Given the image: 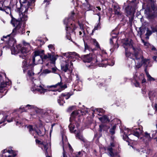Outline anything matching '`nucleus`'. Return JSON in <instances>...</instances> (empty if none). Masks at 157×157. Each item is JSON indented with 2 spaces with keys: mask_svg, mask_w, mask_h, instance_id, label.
<instances>
[{
  "mask_svg": "<svg viewBox=\"0 0 157 157\" xmlns=\"http://www.w3.org/2000/svg\"><path fill=\"white\" fill-rule=\"evenodd\" d=\"M95 56L92 53H90L89 54L82 56L80 57L81 59L84 62L89 63L92 62V63H97V64L99 65V67H105L106 66V64H107L110 66H112L114 64V62H112V64H110V60L108 61L105 59L104 60L102 58L101 55H98L96 59L94 58Z\"/></svg>",
  "mask_w": 157,
  "mask_h": 157,
  "instance_id": "1",
  "label": "nucleus"
},
{
  "mask_svg": "<svg viewBox=\"0 0 157 157\" xmlns=\"http://www.w3.org/2000/svg\"><path fill=\"white\" fill-rule=\"evenodd\" d=\"M132 41L130 39H125L123 43V46L125 48V54L126 56L129 58L130 59L129 61H133V59H136V57L135 56V53L136 55H139V50L137 48H135L132 45ZM133 63L132 62L131 65H129V67L132 66L134 67Z\"/></svg>",
  "mask_w": 157,
  "mask_h": 157,
  "instance_id": "2",
  "label": "nucleus"
},
{
  "mask_svg": "<svg viewBox=\"0 0 157 157\" xmlns=\"http://www.w3.org/2000/svg\"><path fill=\"white\" fill-rule=\"evenodd\" d=\"M44 52V51L43 50L41 51L38 50L34 52V56L33 57V63L35 65L42 63L44 60L46 59L50 60L53 63H55L58 56L57 55L55 56L48 53L44 54L43 56L41 54H43Z\"/></svg>",
  "mask_w": 157,
  "mask_h": 157,
  "instance_id": "3",
  "label": "nucleus"
},
{
  "mask_svg": "<svg viewBox=\"0 0 157 157\" xmlns=\"http://www.w3.org/2000/svg\"><path fill=\"white\" fill-rule=\"evenodd\" d=\"M121 132L123 136V140L127 142H129V140L136 141L137 138L142 133V131L140 128H132L131 129L125 128L124 130H121Z\"/></svg>",
  "mask_w": 157,
  "mask_h": 157,
  "instance_id": "4",
  "label": "nucleus"
},
{
  "mask_svg": "<svg viewBox=\"0 0 157 157\" xmlns=\"http://www.w3.org/2000/svg\"><path fill=\"white\" fill-rule=\"evenodd\" d=\"M11 23L13 26L15 27V28L13 29L11 35L15 36L17 33H19L21 34L25 33L24 27L23 26H21V23L20 21L12 18Z\"/></svg>",
  "mask_w": 157,
  "mask_h": 157,
  "instance_id": "5",
  "label": "nucleus"
},
{
  "mask_svg": "<svg viewBox=\"0 0 157 157\" xmlns=\"http://www.w3.org/2000/svg\"><path fill=\"white\" fill-rule=\"evenodd\" d=\"M82 114V112L81 111H75L73 112L71 114V117L70 119V121L71 122L69 125L68 127L70 131L71 132H75L76 130H74L75 125H73V122L77 121V119L78 121H80L79 117L81 115H83Z\"/></svg>",
  "mask_w": 157,
  "mask_h": 157,
  "instance_id": "6",
  "label": "nucleus"
},
{
  "mask_svg": "<svg viewBox=\"0 0 157 157\" xmlns=\"http://www.w3.org/2000/svg\"><path fill=\"white\" fill-rule=\"evenodd\" d=\"M156 10L154 0H148L144 13L147 17H151L154 16Z\"/></svg>",
  "mask_w": 157,
  "mask_h": 157,
  "instance_id": "7",
  "label": "nucleus"
},
{
  "mask_svg": "<svg viewBox=\"0 0 157 157\" xmlns=\"http://www.w3.org/2000/svg\"><path fill=\"white\" fill-rule=\"evenodd\" d=\"M135 56L136 59H133L132 61L133 63V65H135L136 67L139 68H140L142 65H144V66L147 67L148 64L149 63V60L148 59H144L143 56L140 55H137L135 53Z\"/></svg>",
  "mask_w": 157,
  "mask_h": 157,
  "instance_id": "8",
  "label": "nucleus"
},
{
  "mask_svg": "<svg viewBox=\"0 0 157 157\" xmlns=\"http://www.w3.org/2000/svg\"><path fill=\"white\" fill-rule=\"evenodd\" d=\"M27 0H20V6L17 8L16 10L19 13H26L30 5V2H27ZM30 2L34 3L35 0H30Z\"/></svg>",
  "mask_w": 157,
  "mask_h": 157,
  "instance_id": "9",
  "label": "nucleus"
},
{
  "mask_svg": "<svg viewBox=\"0 0 157 157\" xmlns=\"http://www.w3.org/2000/svg\"><path fill=\"white\" fill-rule=\"evenodd\" d=\"M40 82L38 80L35 79L34 81H33L31 90L33 92L36 93V92H38L41 94H44L48 91V90L44 88L41 85L39 84V83Z\"/></svg>",
  "mask_w": 157,
  "mask_h": 157,
  "instance_id": "10",
  "label": "nucleus"
},
{
  "mask_svg": "<svg viewBox=\"0 0 157 157\" xmlns=\"http://www.w3.org/2000/svg\"><path fill=\"white\" fill-rule=\"evenodd\" d=\"M114 147L113 143H111L110 145L109 146L106 148V150L108 153V154L110 157H114L115 156L117 155V153L115 152V150L113 148Z\"/></svg>",
  "mask_w": 157,
  "mask_h": 157,
  "instance_id": "11",
  "label": "nucleus"
},
{
  "mask_svg": "<svg viewBox=\"0 0 157 157\" xmlns=\"http://www.w3.org/2000/svg\"><path fill=\"white\" fill-rule=\"evenodd\" d=\"M27 128L30 133H32V132L34 131L40 136H43L45 134V132L43 131V129L45 130V128H41L40 129L38 130H36L33 128L32 126L31 125L28 126Z\"/></svg>",
  "mask_w": 157,
  "mask_h": 157,
  "instance_id": "12",
  "label": "nucleus"
},
{
  "mask_svg": "<svg viewBox=\"0 0 157 157\" xmlns=\"http://www.w3.org/2000/svg\"><path fill=\"white\" fill-rule=\"evenodd\" d=\"M146 33L145 35L146 36V38L148 39L149 38V36L151 35L153 33L157 32V27H155L152 25H151L150 27L147 28L146 29Z\"/></svg>",
  "mask_w": 157,
  "mask_h": 157,
  "instance_id": "13",
  "label": "nucleus"
},
{
  "mask_svg": "<svg viewBox=\"0 0 157 157\" xmlns=\"http://www.w3.org/2000/svg\"><path fill=\"white\" fill-rule=\"evenodd\" d=\"M2 155L1 157H14L16 153H13V151L12 150L5 149L2 151Z\"/></svg>",
  "mask_w": 157,
  "mask_h": 157,
  "instance_id": "14",
  "label": "nucleus"
},
{
  "mask_svg": "<svg viewBox=\"0 0 157 157\" xmlns=\"http://www.w3.org/2000/svg\"><path fill=\"white\" fill-rule=\"evenodd\" d=\"M36 143L43 144V145L44 150L45 151V153L46 157H51L48 154V151H50V148L49 147L51 145L50 144H48V143L46 144H44L43 142H41L40 140L37 139L36 140Z\"/></svg>",
  "mask_w": 157,
  "mask_h": 157,
  "instance_id": "15",
  "label": "nucleus"
},
{
  "mask_svg": "<svg viewBox=\"0 0 157 157\" xmlns=\"http://www.w3.org/2000/svg\"><path fill=\"white\" fill-rule=\"evenodd\" d=\"M29 50L25 46L21 48L20 53L19 55V57L25 59L26 58V56L29 53Z\"/></svg>",
  "mask_w": 157,
  "mask_h": 157,
  "instance_id": "16",
  "label": "nucleus"
},
{
  "mask_svg": "<svg viewBox=\"0 0 157 157\" xmlns=\"http://www.w3.org/2000/svg\"><path fill=\"white\" fill-rule=\"evenodd\" d=\"M6 1L3 2L0 1V10L5 11L6 13H9L10 11V7L8 6H5Z\"/></svg>",
  "mask_w": 157,
  "mask_h": 157,
  "instance_id": "17",
  "label": "nucleus"
},
{
  "mask_svg": "<svg viewBox=\"0 0 157 157\" xmlns=\"http://www.w3.org/2000/svg\"><path fill=\"white\" fill-rule=\"evenodd\" d=\"M14 45H13V46L11 48V51L12 54H17L18 53L19 54L21 49V46L20 44L16 45L15 47L14 46Z\"/></svg>",
  "mask_w": 157,
  "mask_h": 157,
  "instance_id": "18",
  "label": "nucleus"
},
{
  "mask_svg": "<svg viewBox=\"0 0 157 157\" xmlns=\"http://www.w3.org/2000/svg\"><path fill=\"white\" fill-rule=\"evenodd\" d=\"M63 55L66 58H68V59L70 60L71 59L73 58L75 56H79V55L75 52H68L63 54Z\"/></svg>",
  "mask_w": 157,
  "mask_h": 157,
  "instance_id": "19",
  "label": "nucleus"
},
{
  "mask_svg": "<svg viewBox=\"0 0 157 157\" xmlns=\"http://www.w3.org/2000/svg\"><path fill=\"white\" fill-rule=\"evenodd\" d=\"M58 86H59V87H60L62 90H63L65 89L67 87V86L66 84H63L61 82H59L58 83L55 85H51L50 86H48L47 87L48 88L54 87L55 88L57 87Z\"/></svg>",
  "mask_w": 157,
  "mask_h": 157,
  "instance_id": "20",
  "label": "nucleus"
},
{
  "mask_svg": "<svg viewBox=\"0 0 157 157\" xmlns=\"http://www.w3.org/2000/svg\"><path fill=\"white\" fill-rule=\"evenodd\" d=\"M152 138L150 136V134L145 132L144 136V140L145 142L147 143L150 141Z\"/></svg>",
  "mask_w": 157,
  "mask_h": 157,
  "instance_id": "21",
  "label": "nucleus"
},
{
  "mask_svg": "<svg viewBox=\"0 0 157 157\" xmlns=\"http://www.w3.org/2000/svg\"><path fill=\"white\" fill-rule=\"evenodd\" d=\"M125 11L127 14V15H129L132 13H133L134 10L133 8H132L130 6H128L125 9Z\"/></svg>",
  "mask_w": 157,
  "mask_h": 157,
  "instance_id": "22",
  "label": "nucleus"
},
{
  "mask_svg": "<svg viewBox=\"0 0 157 157\" xmlns=\"http://www.w3.org/2000/svg\"><path fill=\"white\" fill-rule=\"evenodd\" d=\"M69 20L70 18H66L64 19V20L63 21L64 23L66 25V29L67 31V34L68 33L67 32L69 30V29H72L71 30H72L73 29H74V28H72L71 27H69L68 26V24Z\"/></svg>",
  "mask_w": 157,
  "mask_h": 157,
  "instance_id": "23",
  "label": "nucleus"
},
{
  "mask_svg": "<svg viewBox=\"0 0 157 157\" xmlns=\"http://www.w3.org/2000/svg\"><path fill=\"white\" fill-rule=\"evenodd\" d=\"M109 128V126L104 124H101L99 125V131L102 132L103 131H107Z\"/></svg>",
  "mask_w": 157,
  "mask_h": 157,
  "instance_id": "24",
  "label": "nucleus"
},
{
  "mask_svg": "<svg viewBox=\"0 0 157 157\" xmlns=\"http://www.w3.org/2000/svg\"><path fill=\"white\" fill-rule=\"evenodd\" d=\"M97 15L99 16V23L96 26H95L94 28L92 30V33H94V32L97 30H98V29H100L101 28V24L100 22V20L101 18V16H100V13H97Z\"/></svg>",
  "mask_w": 157,
  "mask_h": 157,
  "instance_id": "25",
  "label": "nucleus"
},
{
  "mask_svg": "<svg viewBox=\"0 0 157 157\" xmlns=\"http://www.w3.org/2000/svg\"><path fill=\"white\" fill-rule=\"evenodd\" d=\"M24 59L25 60L23 61L22 63V66L24 73L25 72V71L27 69V67L29 66L28 60L25 59V58Z\"/></svg>",
  "mask_w": 157,
  "mask_h": 157,
  "instance_id": "26",
  "label": "nucleus"
},
{
  "mask_svg": "<svg viewBox=\"0 0 157 157\" xmlns=\"http://www.w3.org/2000/svg\"><path fill=\"white\" fill-rule=\"evenodd\" d=\"M19 18L21 21H25L27 20V16L25 13H19Z\"/></svg>",
  "mask_w": 157,
  "mask_h": 157,
  "instance_id": "27",
  "label": "nucleus"
},
{
  "mask_svg": "<svg viewBox=\"0 0 157 157\" xmlns=\"http://www.w3.org/2000/svg\"><path fill=\"white\" fill-rule=\"evenodd\" d=\"M3 111H0V117H2L1 121H0V124L6 121V119L7 117V115H4Z\"/></svg>",
  "mask_w": 157,
  "mask_h": 157,
  "instance_id": "28",
  "label": "nucleus"
},
{
  "mask_svg": "<svg viewBox=\"0 0 157 157\" xmlns=\"http://www.w3.org/2000/svg\"><path fill=\"white\" fill-rule=\"evenodd\" d=\"M114 10L116 15L118 16L121 15L120 8L118 6H114Z\"/></svg>",
  "mask_w": 157,
  "mask_h": 157,
  "instance_id": "29",
  "label": "nucleus"
},
{
  "mask_svg": "<svg viewBox=\"0 0 157 157\" xmlns=\"http://www.w3.org/2000/svg\"><path fill=\"white\" fill-rule=\"evenodd\" d=\"M98 119L100 121L102 122H105L109 121V118L106 115H104L101 117H99Z\"/></svg>",
  "mask_w": 157,
  "mask_h": 157,
  "instance_id": "30",
  "label": "nucleus"
},
{
  "mask_svg": "<svg viewBox=\"0 0 157 157\" xmlns=\"http://www.w3.org/2000/svg\"><path fill=\"white\" fill-rule=\"evenodd\" d=\"M71 94L69 93H63L60 95L61 97H62L64 99L67 100L69 99L71 97Z\"/></svg>",
  "mask_w": 157,
  "mask_h": 157,
  "instance_id": "31",
  "label": "nucleus"
},
{
  "mask_svg": "<svg viewBox=\"0 0 157 157\" xmlns=\"http://www.w3.org/2000/svg\"><path fill=\"white\" fill-rule=\"evenodd\" d=\"M28 76H29V78L32 80H33L34 78L33 76L34 75V73L32 70H29L28 71Z\"/></svg>",
  "mask_w": 157,
  "mask_h": 157,
  "instance_id": "32",
  "label": "nucleus"
},
{
  "mask_svg": "<svg viewBox=\"0 0 157 157\" xmlns=\"http://www.w3.org/2000/svg\"><path fill=\"white\" fill-rule=\"evenodd\" d=\"M104 112V111L102 109H96L94 110V113L97 114L98 115L101 116V114H100V113H102L103 112Z\"/></svg>",
  "mask_w": 157,
  "mask_h": 157,
  "instance_id": "33",
  "label": "nucleus"
},
{
  "mask_svg": "<svg viewBox=\"0 0 157 157\" xmlns=\"http://www.w3.org/2000/svg\"><path fill=\"white\" fill-rule=\"evenodd\" d=\"M76 138H78L79 140H82L83 141H84V139L81 133L80 132H78L76 135Z\"/></svg>",
  "mask_w": 157,
  "mask_h": 157,
  "instance_id": "34",
  "label": "nucleus"
},
{
  "mask_svg": "<svg viewBox=\"0 0 157 157\" xmlns=\"http://www.w3.org/2000/svg\"><path fill=\"white\" fill-rule=\"evenodd\" d=\"M57 101L60 105H63L65 103V101L64 100V99L60 96L59 97V99H58Z\"/></svg>",
  "mask_w": 157,
  "mask_h": 157,
  "instance_id": "35",
  "label": "nucleus"
},
{
  "mask_svg": "<svg viewBox=\"0 0 157 157\" xmlns=\"http://www.w3.org/2000/svg\"><path fill=\"white\" fill-rule=\"evenodd\" d=\"M11 36L12 37H13L14 36H13L11 35V34L9 35H8L6 36H3V37L2 38H1V40H3L4 41H6V42H7L8 41V40L10 39L9 36Z\"/></svg>",
  "mask_w": 157,
  "mask_h": 157,
  "instance_id": "36",
  "label": "nucleus"
},
{
  "mask_svg": "<svg viewBox=\"0 0 157 157\" xmlns=\"http://www.w3.org/2000/svg\"><path fill=\"white\" fill-rule=\"evenodd\" d=\"M66 63L64 66L61 67L62 69L64 72H66L68 69V66L69 65V62H66Z\"/></svg>",
  "mask_w": 157,
  "mask_h": 157,
  "instance_id": "37",
  "label": "nucleus"
},
{
  "mask_svg": "<svg viewBox=\"0 0 157 157\" xmlns=\"http://www.w3.org/2000/svg\"><path fill=\"white\" fill-rule=\"evenodd\" d=\"M147 76V80L149 81H154L155 80V79L151 77V76L149 74L148 72L146 71V70H145Z\"/></svg>",
  "mask_w": 157,
  "mask_h": 157,
  "instance_id": "38",
  "label": "nucleus"
},
{
  "mask_svg": "<svg viewBox=\"0 0 157 157\" xmlns=\"http://www.w3.org/2000/svg\"><path fill=\"white\" fill-rule=\"evenodd\" d=\"M29 107H30V109H32L34 108V106L33 105H27L25 106V107H21L20 108V109H22V112L26 111L27 109H25V108H28V109H29Z\"/></svg>",
  "mask_w": 157,
  "mask_h": 157,
  "instance_id": "39",
  "label": "nucleus"
},
{
  "mask_svg": "<svg viewBox=\"0 0 157 157\" xmlns=\"http://www.w3.org/2000/svg\"><path fill=\"white\" fill-rule=\"evenodd\" d=\"M85 50L84 51L86 52L87 50L90 52L92 51L93 50L91 48L86 44L84 43Z\"/></svg>",
  "mask_w": 157,
  "mask_h": 157,
  "instance_id": "40",
  "label": "nucleus"
},
{
  "mask_svg": "<svg viewBox=\"0 0 157 157\" xmlns=\"http://www.w3.org/2000/svg\"><path fill=\"white\" fill-rule=\"evenodd\" d=\"M116 125H115L112 126L110 129L109 132L112 135H113L115 133V131L116 128Z\"/></svg>",
  "mask_w": 157,
  "mask_h": 157,
  "instance_id": "41",
  "label": "nucleus"
},
{
  "mask_svg": "<svg viewBox=\"0 0 157 157\" xmlns=\"http://www.w3.org/2000/svg\"><path fill=\"white\" fill-rule=\"evenodd\" d=\"M79 26H80V28L83 33V35L82 36V37H83L85 35V33L84 28L85 27V25L83 24H79Z\"/></svg>",
  "mask_w": 157,
  "mask_h": 157,
  "instance_id": "42",
  "label": "nucleus"
},
{
  "mask_svg": "<svg viewBox=\"0 0 157 157\" xmlns=\"http://www.w3.org/2000/svg\"><path fill=\"white\" fill-rule=\"evenodd\" d=\"M91 41L94 43V44L95 45V46H96V47L97 48H100L98 42L96 41V40L95 39H92L91 40Z\"/></svg>",
  "mask_w": 157,
  "mask_h": 157,
  "instance_id": "43",
  "label": "nucleus"
},
{
  "mask_svg": "<svg viewBox=\"0 0 157 157\" xmlns=\"http://www.w3.org/2000/svg\"><path fill=\"white\" fill-rule=\"evenodd\" d=\"M117 40L116 35L114 36H113L112 38L110 39V44H113V41H114L117 43Z\"/></svg>",
  "mask_w": 157,
  "mask_h": 157,
  "instance_id": "44",
  "label": "nucleus"
},
{
  "mask_svg": "<svg viewBox=\"0 0 157 157\" xmlns=\"http://www.w3.org/2000/svg\"><path fill=\"white\" fill-rule=\"evenodd\" d=\"M48 47L49 50L50 51H52V52H53V53H54L53 51H54L55 48L54 45L52 44H49L48 45Z\"/></svg>",
  "mask_w": 157,
  "mask_h": 157,
  "instance_id": "45",
  "label": "nucleus"
},
{
  "mask_svg": "<svg viewBox=\"0 0 157 157\" xmlns=\"http://www.w3.org/2000/svg\"><path fill=\"white\" fill-rule=\"evenodd\" d=\"M149 98L151 100V98L152 97H154L155 96V92L154 91H150L148 93Z\"/></svg>",
  "mask_w": 157,
  "mask_h": 157,
  "instance_id": "46",
  "label": "nucleus"
},
{
  "mask_svg": "<svg viewBox=\"0 0 157 157\" xmlns=\"http://www.w3.org/2000/svg\"><path fill=\"white\" fill-rule=\"evenodd\" d=\"M140 32H139V33L140 34V35H142L144 34L145 31V29L144 28H140Z\"/></svg>",
  "mask_w": 157,
  "mask_h": 157,
  "instance_id": "47",
  "label": "nucleus"
},
{
  "mask_svg": "<svg viewBox=\"0 0 157 157\" xmlns=\"http://www.w3.org/2000/svg\"><path fill=\"white\" fill-rule=\"evenodd\" d=\"M136 151L139 152L141 155L142 153H145L146 152V151L143 149H140V150L136 149Z\"/></svg>",
  "mask_w": 157,
  "mask_h": 157,
  "instance_id": "48",
  "label": "nucleus"
},
{
  "mask_svg": "<svg viewBox=\"0 0 157 157\" xmlns=\"http://www.w3.org/2000/svg\"><path fill=\"white\" fill-rule=\"evenodd\" d=\"M142 41L144 45L145 46L146 48H148L150 45L147 42L145 41L144 40H142Z\"/></svg>",
  "mask_w": 157,
  "mask_h": 157,
  "instance_id": "49",
  "label": "nucleus"
},
{
  "mask_svg": "<svg viewBox=\"0 0 157 157\" xmlns=\"http://www.w3.org/2000/svg\"><path fill=\"white\" fill-rule=\"evenodd\" d=\"M51 72V71L48 69H46L43 70V73L44 74H49Z\"/></svg>",
  "mask_w": 157,
  "mask_h": 157,
  "instance_id": "50",
  "label": "nucleus"
},
{
  "mask_svg": "<svg viewBox=\"0 0 157 157\" xmlns=\"http://www.w3.org/2000/svg\"><path fill=\"white\" fill-rule=\"evenodd\" d=\"M82 155V154L81 151H79L75 154L76 157H81Z\"/></svg>",
  "mask_w": 157,
  "mask_h": 157,
  "instance_id": "51",
  "label": "nucleus"
},
{
  "mask_svg": "<svg viewBox=\"0 0 157 157\" xmlns=\"http://www.w3.org/2000/svg\"><path fill=\"white\" fill-rule=\"evenodd\" d=\"M2 77L0 75V83H2ZM4 86H3L2 84L0 85V90H2V88H3Z\"/></svg>",
  "mask_w": 157,
  "mask_h": 157,
  "instance_id": "52",
  "label": "nucleus"
},
{
  "mask_svg": "<svg viewBox=\"0 0 157 157\" xmlns=\"http://www.w3.org/2000/svg\"><path fill=\"white\" fill-rule=\"evenodd\" d=\"M37 43H40V45H42L43 44L44 42L43 41L40 40H38L36 41Z\"/></svg>",
  "mask_w": 157,
  "mask_h": 157,
  "instance_id": "53",
  "label": "nucleus"
},
{
  "mask_svg": "<svg viewBox=\"0 0 157 157\" xmlns=\"http://www.w3.org/2000/svg\"><path fill=\"white\" fill-rule=\"evenodd\" d=\"M105 82V80L104 79L100 80L99 82H98L97 83L98 85H100L101 83H103Z\"/></svg>",
  "mask_w": 157,
  "mask_h": 157,
  "instance_id": "54",
  "label": "nucleus"
},
{
  "mask_svg": "<svg viewBox=\"0 0 157 157\" xmlns=\"http://www.w3.org/2000/svg\"><path fill=\"white\" fill-rule=\"evenodd\" d=\"M134 85L136 87H139V83L137 81H136V82L134 83Z\"/></svg>",
  "mask_w": 157,
  "mask_h": 157,
  "instance_id": "55",
  "label": "nucleus"
},
{
  "mask_svg": "<svg viewBox=\"0 0 157 157\" xmlns=\"http://www.w3.org/2000/svg\"><path fill=\"white\" fill-rule=\"evenodd\" d=\"M56 71V68H52V72L53 73H55Z\"/></svg>",
  "mask_w": 157,
  "mask_h": 157,
  "instance_id": "56",
  "label": "nucleus"
},
{
  "mask_svg": "<svg viewBox=\"0 0 157 157\" xmlns=\"http://www.w3.org/2000/svg\"><path fill=\"white\" fill-rule=\"evenodd\" d=\"M73 108V106H71L69 107L67 109V111L68 112L70 111L71 110H72Z\"/></svg>",
  "mask_w": 157,
  "mask_h": 157,
  "instance_id": "57",
  "label": "nucleus"
},
{
  "mask_svg": "<svg viewBox=\"0 0 157 157\" xmlns=\"http://www.w3.org/2000/svg\"><path fill=\"white\" fill-rule=\"evenodd\" d=\"M48 113H53L54 112V110H52V109H49L48 110Z\"/></svg>",
  "mask_w": 157,
  "mask_h": 157,
  "instance_id": "58",
  "label": "nucleus"
},
{
  "mask_svg": "<svg viewBox=\"0 0 157 157\" xmlns=\"http://www.w3.org/2000/svg\"><path fill=\"white\" fill-rule=\"evenodd\" d=\"M114 121H117L118 122V124H121V121L117 119H115L114 120Z\"/></svg>",
  "mask_w": 157,
  "mask_h": 157,
  "instance_id": "59",
  "label": "nucleus"
},
{
  "mask_svg": "<svg viewBox=\"0 0 157 157\" xmlns=\"http://www.w3.org/2000/svg\"><path fill=\"white\" fill-rule=\"evenodd\" d=\"M51 0H44V2H49Z\"/></svg>",
  "mask_w": 157,
  "mask_h": 157,
  "instance_id": "60",
  "label": "nucleus"
},
{
  "mask_svg": "<svg viewBox=\"0 0 157 157\" xmlns=\"http://www.w3.org/2000/svg\"><path fill=\"white\" fill-rule=\"evenodd\" d=\"M96 8L98 9V10H99V11H100L101 10V8L99 7V6H97L96 7Z\"/></svg>",
  "mask_w": 157,
  "mask_h": 157,
  "instance_id": "61",
  "label": "nucleus"
},
{
  "mask_svg": "<svg viewBox=\"0 0 157 157\" xmlns=\"http://www.w3.org/2000/svg\"><path fill=\"white\" fill-rule=\"evenodd\" d=\"M70 68H71V66H73V63L71 62V61H70Z\"/></svg>",
  "mask_w": 157,
  "mask_h": 157,
  "instance_id": "62",
  "label": "nucleus"
},
{
  "mask_svg": "<svg viewBox=\"0 0 157 157\" xmlns=\"http://www.w3.org/2000/svg\"><path fill=\"white\" fill-rule=\"evenodd\" d=\"M156 58H157V57L155 56H154L153 57V59L154 60H155L156 61Z\"/></svg>",
  "mask_w": 157,
  "mask_h": 157,
  "instance_id": "63",
  "label": "nucleus"
},
{
  "mask_svg": "<svg viewBox=\"0 0 157 157\" xmlns=\"http://www.w3.org/2000/svg\"><path fill=\"white\" fill-rule=\"evenodd\" d=\"M151 50L153 51H155L156 50V48L154 46L152 47V48H151Z\"/></svg>",
  "mask_w": 157,
  "mask_h": 157,
  "instance_id": "64",
  "label": "nucleus"
}]
</instances>
